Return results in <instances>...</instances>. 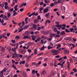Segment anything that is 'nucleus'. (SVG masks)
<instances>
[{
  "label": "nucleus",
  "instance_id": "obj_1",
  "mask_svg": "<svg viewBox=\"0 0 77 77\" xmlns=\"http://www.w3.org/2000/svg\"><path fill=\"white\" fill-rule=\"evenodd\" d=\"M5 65L7 67H11V63L9 61H6L5 63Z\"/></svg>",
  "mask_w": 77,
  "mask_h": 77
},
{
  "label": "nucleus",
  "instance_id": "obj_2",
  "mask_svg": "<svg viewBox=\"0 0 77 77\" xmlns=\"http://www.w3.org/2000/svg\"><path fill=\"white\" fill-rule=\"evenodd\" d=\"M51 53H54L53 54V55H57L58 51H57V50H52L51 51Z\"/></svg>",
  "mask_w": 77,
  "mask_h": 77
},
{
  "label": "nucleus",
  "instance_id": "obj_3",
  "mask_svg": "<svg viewBox=\"0 0 77 77\" xmlns=\"http://www.w3.org/2000/svg\"><path fill=\"white\" fill-rule=\"evenodd\" d=\"M49 8H50V7H48L47 8L43 10V13L44 14H45L46 12H48Z\"/></svg>",
  "mask_w": 77,
  "mask_h": 77
},
{
  "label": "nucleus",
  "instance_id": "obj_4",
  "mask_svg": "<svg viewBox=\"0 0 77 77\" xmlns=\"http://www.w3.org/2000/svg\"><path fill=\"white\" fill-rule=\"evenodd\" d=\"M19 51L21 54H24L26 53V51L25 50H23L21 49H20Z\"/></svg>",
  "mask_w": 77,
  "mask_h": 77
},
{
  "label": "nucleus",
  "instance_id": "obj_5",
  "mask_svg": "<svg viewBox=\"0 0 77 77\" xmlns=\"http://www.w3.org/2000/svg\"><path fill=\"white\" fill-rule=\"evenodd\" d=\"M61 10L63 12H65V7L64 6L61 7Z\"/></svg>",
  "mask_w": 77,
  "mask_h": 77
},
{
  "label": "nucleus",
  "instance_id": "obj_6",
  "mask_svg": "<svg viewBox=\"0 0 77 77\" xmlns=\"http://www.w3.org/2000/svg\"><path fill=\"white\" fill-rule=\"evenodd\" d=\"M65 40L67 41H71L72 39V38L70 37H66L65 38Z\"/></svg>",
  "mask_w": 77,
  "mask_h": 77
},
{
  "label": "nucleus",
  "instance_id": "obj_7",
  "mask_svg": "<svg viewBox=\"0 0 77 77\" xmlns=\"http://www.w3.org/2000/svg\"><path fill=\"white\" fill-rule=\"evenodd\" d=\"M7 49L9 52H10V54H12V49H11V47H8Z\"/></svg>",
  "mask_w": 77,
  "mask_h": 77
},
{
  "label": "nucleus",
  "instance_id": "obj_8",
  "mask_svg": "<svg viewBox=\"0 0 77 77\" xmlns=\"http://www.w3.org/2000/svg\"><path fill=\"white\" fill-rule=\"evenodd\" d=\"M47 72L45 70H44L41 73V75H45V74H46Z\"/></svg>",
  "mask_w": 77,
  "mask_h": 77
},
{
  "label": "nucleus",
  "instance_id": "obj_9",
  "mask_svg": "<svg viewBox=\"0 0 77 77\" xmlns=\"http://www.w3.org/2000/svg\"><path fill=\"white\" fill-rule=\"evenodd\" d=\"M56 26L57 27L58 29H59V30H60V29L62 27V25L59 24L57 25Z\"/></svg>",
  "mask_w": 77,
  "mask_h": 77
},
{
  "label": "nucleus",
  "instance_id": "obj_10",
  "mask_svg": "<svg viewBox=\"0 0 77 77\" xmlns=\"http://www.w3.org/2000/svg\"><path fill=\"white\" fill-rule=\"evenodd\" d=\"M31 44H30V43H28V47H26L25 46H24L23 47V49H28V48H29V46H30V45Z\"/></svg>",
  "mask_w": 77,
  "mask_h": 77
},
{
  "label": "nucleus",
  "instance_id": "obj_11",
  "mask_svg": "<svg viewBox=\"0 0 77 77\" xmlns=\"http://www.w3.org/2000/svg\"><path fill=\"white\" fill-rule=\"evenodd\" d=\"M69 52L67 50H65L64 51V53L65 54H68Z\"/></svg>",
  "mask_w": 77,
  "mask_h": 77
},
{
  "label": "nucleus",
  "instance_id": "obj_12",
  "mask_svg": "<svg viewBox=\"0 0 77 77\" xmlns=\"http://www.w3.org/2000/svg\"><path fill=\"white\" fill-rule=\"evenodd\" d=\"M60 35H65V32L64 31H63L60 33Z\"/></svg>",
  "mask_w": 77,
  "mask_h": 77
},
{
  "label": "nucleus",
  "instance_id": "obj_13",
  "mask_svg": "<svg viewBox=\"0 0 77 77\" xmlns=\"http://www.w3.org/2000/svg\"><path fill=\"white\" fill-rule=\"evenodd\" d=\"M23 39H30V37H29L28 35L24 36Z\"/></svg>",
  "mask_w": 77,
  "mask_h": 77
},
{
  "label": "nucleus",
  "instance_id": "obj_14",
  "mask_svg": "<svg viewBox=\"0 0 77 77\" xmlns=\"http://www.w3.org/2000/svg\"><path fill=\"white\" fill-rule=\"evenodd\" d=\"M29 25H26L24 26L23 27V29H25V30L26 29H27L28 28H29Z\"/></svg>",
  "mask_w": 77,
  "mask_h": 77
},
{
  "label": "nucleus",
  "instance_id": "obj_15",
  "mask_svg": "<svg viewBox=\"0 0 77 77\" xmlns=\"http://www.w3.org/2000/svg\"><path fill=\"white\" fill-rule=\"evenodd\" d=\"M12 68H13L14 69H15L16 70H17L18 69H17V67H16V66H15V64H13L12 66Z\"/></svg>",
  "mask_w": 77,
  "mask_h": 77
},
{
  "label": "nucleus",
  "instance_id": "obj_16",
  "mask_svg": "<svg viewBox=\"0 0 77 77\" xmlns=\"http://www.w3.org/2000/svg\"><path fill=\"white\" fill-rule=\"evenodd\" d=\"M52 29L53 30H54V32H57V31H58L57 30V29L54 27H52Z\"/></svg>",
  "mask_w": 77,
  "mask_h": 77
},
{
  "label": "nucleus",
  "instance_id": "obj_17",
  "mask_svg": "<svg viewBox=\"0 0 77 77\" xmlns=\"http://www.w3.org/2000/svg\"><path fill=\"white\" fill-rule=\"evenodd\" d=\"M14 53H15V54H14V55H15V57H20V54H17L16 52Z\"/></svg>",
  "mask_w": 77,
  "mask_h": 77
},
{
  "label": "nucleus",
  "instance_id": "obj_18",
  "mask_svg": "<svg viewBox=\"0 0 77 77\" xmlns=\"http://www.w3.org/2000/svg\"><path fill=\"white\" fill-rule=\"evenodd\" d=\"M47 23H51V21H50V20H46V22L45 23V24H46V25L47 24Z\"/></svg>",
  "mask_w": 77,
  "mask_h": 77
},
{
  "label": "nucleus",
  "instance_id": "obj_19",
  "mask_svg": "<svg viewBox=\"0 0 77 77\" xmlns=\"http://www.w3.org/2000/svg\"><path fill=\"white\" fill-rule=\"evenodd\" d=\"M22 72L23 73V75L24 76V77H26V76H27V75H26V73L25 72H24V71H22Z\"/></svg>",
  "mask_w": 77,
  "mask_h": 77
},
{
  "label": "nucleus",
  "instance_id": "obj_20",
  "mask_svg": "<svg viewBox=\"0 0 77 77\" xmlns=\"http://www.w3.org/2000/svg\"><path fill=\"white\" fill-rule=\"evenodd\" d=\"M6 70V68H5L3 70H2L1 72L0 71V73H2V74H3V72H5Z\"/></svg>",
  "mask_w": 77,
  "mask_h": 77
},
{
  "label": "nucleus",
  "instance_id": "obj_21",
  "mask_svg": "<svg viewBox=\"0 0 77 77\" xmlns=\"http://www.w3.org/2000/svg\"><path fill=\"white\" fill-rule=\"evenodd\" d=\"M46 48H47V46H45L44 45H43V47L41 48V50H44Z\"/></svg>",
  "mask_w": 77,
  "mask_h": 77
},
{
  "label": "nucleus",
  "instance_id": "obj_22",
  "mask_svg": "<svg viewBox=\"0 0 77 77\" xmlns=\"http://www.w3.org/2000/svg\"><path fill=\"white\" fill-rule=\"evenodd\" d=\"M41 17H40V16H38V19H37V21H39L40 20H41Z\"/></svg>",
  "mask_w": 77,
  "mask_h": 77
},
{
  "label": "nucleus",
  "instance_id": "obj_23",
  "mask_svg": "<svg viewBox=\"0 0 77 77\" xmlns=\"http://www.w3.org/2000/svg\"><path fill=\"white\" fill-rule=\"evenodd\" d=\"M25 63H26V61H21L20 62V65L21 64H24Z\"/></svg>",
  "mask_w": 77,
  "mask_h": 77
},
{
  "label": "nucleus",
  "instance_id": "obj_24",
  "mask_svg": "<svg viewBox=\"0 0 77 77\" xmlns=\"http://www.w3.org/2000/svg\"><path fill=\"white\" fill-rule=\"evenodd\" d=\"M38 50H36V49H34V54H38V52H37V51Z\"/></svg>",
  "mask_w": 77,
  "mask_h": 77
},
{
  "label": "nucleus",
  "instance_id": "obj_25",
  "mask_svg": "<svg viewBox=\"0 0 77 77\" xmlns=\"http://www.w3.org/2000/svg\"><path fill=\"white\" fill-rule=\"evenodd\" d=\"M44 2L45 3H49L50 2V0H44Z\"/></svg>",
  "mask_w": 77,
  "mask_h": 77
},
{
  "label": "nucleus",
  "instance_id": "obj_26",
  "mask_svg": "<svg viewBox=\"0 0 77 77\" xmlns=\"http://www.w3.org/2000/svg\"><path fill=\"white\" fill-rule=\"evenodd\" d=\"M53 48V46H48V50H50V49H52Z\"/></svg>",
  "mask_w": 77,
  "mask_h": 77
},
{
  "label": "nucleus",
  "instance_id": "obj_27",
  "mask_svg": "<svg viewBox=\"0 0 77 77\" xmlns=\"http://www.w3.org/2000/svg\"><path fill=\"white\" fill-rule=\"evenodd\" d=\"M24 42H25V41H22L20 42H19V44L20 45H21V44H24Z\"/></svg>",
  "mask_w": 77,
  "mask_h": 77
},
{
  "label": "nucleus",
  "instance_id": "obj_28",
  "mask_svg": "<svg viewBox=\"0 0 77 77\" xmlns=\"http://www.w3.org/2000/svg\"><path fill=\"white\" fill-rule=\"evenodd\" d=\"M18 45H17L16 47L14 48V53H15V52H16V50H17V49L18 48Z\"/></svg>",
  "mask_w": 77,
  "mask_h": 77
},
{
  "label": "nucleus",
  "instance_id": "obj_29",
  "mask_svg": "<svg viewBox=\"0 0 77 77\" xmlns=\"http://www.w3.org/2000/svg\"><path fill=\"white\" fill-rule=\"evenodd\" d=\"M54 66L55 67H57V63H56V61L55 60L54 62Z\"/></svg>",
  "mask_w": 77,
  "mask_h": 77
},
{
  "label": "nucleus",
  "instance_id": "obj_30",
  "mask_svg": "<svg viewBox=\"0 0 77 77\" xmlns=\"http://www.w3.org/2000/svg\"><path fill=\"white\" fill-rule=\"evenodd\" d=\"M56 34H50V37L51 38H53V36H55Z\"/></svg>",
  "mask_w": 77,
  "mask_h": 77
},
{
  "label": "nucleus",
  "instance_id": "obj_31",
  "mask_svg": "<svg viewBox=\"0 0 77 77\" xmlns=\"http://www.w3.org/2000/svg\"><path fill=\"white\" fill-rule=\"evenodd\" d=\"M25 34L26 35H30V32L28 31H26L25 32Z\"/></svg>",
  "mask_w": 77,
  "mask_h": 77
},
{
  "label": "nucleus",
  "instance_id": "obj_32",
  "mask_svg": "<svg viewBox=\"0 0 77 77\" xmlns=\"http://www.w3.org/2000/svg\"><path fill=\"white\" fill-rule=\"evenodd\" d=\"M1 50L2 51L4 52L5 51V48L2 47L1 48Z\"/></svg>",
  "mask_w": 77,
  "mask_h": 77
},
{
  "label": "nucleus",
  "instance_id": "obj_33",
  "mask_svg": "<svg viewBox=\"0 0 77 77\" xmlns=\"http://www.w3.org/2000/svg\"><path fill=\"white\" fill-rule=\"evenodd\" d=\"M57 47L56 48V49H58V48H60V47H61V44L58 45L57 46Z\"/></svg>",
  "mask_w": 77,
  "mask_h": 77
},
{
  "label": "nucleus",
  "instance_id": "obj_34",
  "mask_svg": "<svg viewBox=\"0 0 77 77\" xmlns=\"http://www.w3.org/2000/svg\"><path fill=\"white\" fill-rule=\"evenodd\" d=\"M36 63L35 62H34L32 63V66H35V65H36Z\"/></svg>",
  "mask_w": 77,
  "mask_h": 77
},
{
  "label": "nucleus",
  "instance_id": "obj_35",
  "mask_svg": "<svg viewBox=\"0 0 77 77\" xmlns=\"http://www.w3.org/2000/svg\"><path fill=\"white\" fill-rule=\"evenodd\" d=\"M50 14V13H48L47 14H46L45 15V17H47V18H48V15H49V14Z\"/></svg>",
  "mask_w": 77,
  "mask_h": 77
},
{
  "label": "nucleus",
  "instance_id": "obj_36",
  "mask_svg": "<svg viewBox=\"0 0 77 77\" xmlns=\"http://www.w3.org/2000/svg\"><path fill=\"white\" fill-rule=\"evenodd\" d=\"M32 56L31 55H29V57L27 58V60L28 61L29 60H30V57H31Z\"/></svg>",
  "mask_w": 77,
  "mask_h": 77
},
{
  "label": "nucleus",
  "instance_id": "obj_37",
  "mask_svg": "<svg viewBox=\"0 0 77 77\" xmlns=\"http://www.w3.org/2000/svg\"><path fill=\"white\" fill-rule=\"evenodd\" d=\"M0 77H3V73H0Z\"/></svg>",
  "mask_w": 77,
  "mask_h": 77
},
{
  "label": "nucleus",
  "instance_id": "obj_38",
  "mask_svg": "<svg viewBox=\"0 0 77 77\" xmlns=\"http://www.w3.org/2000/svg\"><path fill=\"white\" fill-rule=\"evenodd\" d=\"M5 9H6V10H7V9H8V8H9V6H8L5 5Z\"/></svg>",
  "mask_w": 77,
  "mask_h": 77
},
{
  "label": "nucleus",
  "instance_id": "obj_39",
  "mask_svg": "<svg viewBox=\"0 0 77 77\" xmlns=\"http://www.w3.org/2000/svg\"><path fill=\"white\" fill-rule=\"evenodd\" d=\"M61 50H62V48L58 49V50H57V51L58 52L57 53H59L60 51H61Z\"/></svg>",
  "mask_w": 77,
  "mask_h": 77
},
{
  "label": "nucleus",
  "instance_id": "obj_40",
  "mask_svg": "<svg viewBox=\"0 0 77 77\" xmlns=\"http://www.w3.org/2000/svg\"><path fill=\"white\" fill-rule=\"evenodd\" d=\"M44 54L43 52H41L38 55V56H41L42 55Z\"/></svg>",
  "mask_w": 77,
  "mask_h": 77
},
{
  "label": "nucleus",
  "instance_id": "obj_41",
  "mask_svg": "<svg viewBox=\"0 0 77 77\" xmlns=\"http://www.w3.org/2000/svg\"><path fill=\"white\" fill-rule=\"evenodd\" d=\"M7 14H8V18H9V17H11V14H10V13H7Z\"/></svg>",
  "mask_w": 77,
  "mask_h": 77
},
{
  "label": "nucleus",
  "instance_id": "obj_42",
  "mask_svg": "<svg viewBox=\"0 0 77 77\" xmlns=\"http://www.w3.org/2000/svg\"><path fill=\"white\" fill-rule=\"evenodd\" d=\"M73 71H74V72H77V70L76 69L74 68L73 69Z\"/></svg>",
  "mask_w": 77,
  "mask_h": 77
},
{
  "label": "nucleus",
  "instance_id": "obj_43",
  "mask_svg": "<svg viewBox=\"0 0 77 77\" xmlns=\"http://www.w3.org/2000/svg\"><path fill=\"white\" fill-rule=\"evenodd\" d=\"M41 64V61H40L38 62V63L36 64V66H38V65H40Z\"/></svg>",
  "mask_w": 77,
  "mask_h": 77
},
{
  "label": "nucleus",
  "instance_id": "obj_44",
  "mask_svg": "<svg viewBox=\"0 0 77 77\" xmlns=\"http://www.w3.org/2000/svg\"><path fill=\"white\" fill-rule=\"evenodd\" d=\"M36 25H34L33 26V28L35 29H36Z\"/></svg>",
  "mask_w": 77,
  "mask_h": 77
},
{
  "label": "nucleus",
  "instance_id": "obj_45",
  "mask_svg": "<svg viewBox=\"0 0 77 77\" xmlns=\"http://www.w3.org/2000/svg\"><path fill=\"white\" fill-rule=\"evenodd\" d=\"M7 18V17L6 15L3 16V17H2L3 19H6Z\"/></svg>",
  "mask_w": 77,
  "mask_h": 77
},
{
  "label": "nucleus",
  "instance_id": "obj_46",
  "mask_svg": "<svg viewBox=\"0 0 77 77\" xmlns=\"http://www.w3.org/2000/svg\"><path fill=\"white\" fill-rule=\"evenodd\" d=\"M35 70H32V74H35Z\"/></svg>",
  "mask_w": 77,
  "mask_h": 77
},
{
  "label": "nucleus",
  "instance_id": "obj_47",
  "mask_svg": "<svg viewBox=\"0 0 77 77\" xmlns=\"http://www.w3.org/2000/svg\"><path fill=\"white\" fill-rule=\"evenodd\" d=\"M65 31L66 32H68V33H69L70 31L68 30L67 29H65Z\"/></svg>",
  "mask_w": 77,
  "mask_h": 77
},
{
  "label": "nucleus",
  "instance_id": "obj_48",
  "mask_svg": "<svg viewBox=\"0 0 77 77\" xmlns=\"http://www.w3.org/2000/svg\"><path fill=\"white\" fill-rule=\"evenodd\" d=\"M70 62L72 63V62H73V60H72V59L71 58L70 59Z\"/></svg>",
  "mask_w": 77,
  "mask_h": 77
},
{
  "label": "nucleus",
  "instance_id": "obj_49",
  "mask_svg": "<svg viewBox=\"0 0 77 77\" xmlns=\"http://www.w3.org/2000/svg\"><path fill=\"white\" fill-rule=\"evenodd\" d=\"M22 26H24L25 25V23H24V21L22 22Z\"/></svg>",
  "mask_w": 77,
  "mask_h": 77
},
{
  "label": "nucleus",
  "instance_id": "obj_50",
  "mask_svg": "<svg viewBox=\"0 0 77 77\" xmlns=\"http://www.w3.org/2000/svg\"><path fill=\"white\" fill-rule=\"evenodd\" d=\"M70 30L71 32H73V30H74V28H71L70 29Z\"/></svg>",
  "mask_w": 77,
  "mask_h": 77
},
{
  "label": "nucleus",
  "instance_id": "obj_51",
  "mask_svg": "<svg viewBox=\"0 0 77 77\" xmlns=\"http://www.w3.org/2000/svg\"><path fill=\"white\" fill-rule=\"evenodd\" d=\"M11 45L12 46H14V47H15V46L16 44H11Z\"/></svg>",
  "mask_w": 77,
  "mask_h": 77
},
{
  "label": "nucleus",
  "instance_id": "obj_52",
  "mask_svg": "<svg viewBox=\"0 0 77 77\" xmlns=\"http://www.w3.org/2000/svg\"><path fill=\"white\" fill-rule=\"evenodd\" d=\"M37 39L38 41H40L41 39V38L38 37Z\"/></svg>",
  "mask_w": 77,
  "mask_h": 77
},
{
  "label": "nucleus",
  "instance_id": "obj_53",
  "mask_svg": "<svg viewBox=\"0 0 77 77\" xmlns=\"http://www.w3.org/2000/svg\"><path fill=\"white\" fill-rule=\"evenodd\" d=\"M47 40L48 41H51L52 40V39L51 38H48L47 39Z\"/></svg>",
  "mask_w": 77,
  "mask_h": 77
},
{
  "label": "nucleus",
  "instance_id": "obj_54",
  "mask_svg": "<svg viewBox=\"0 0 77 77\" xmlns=\"http://www.w3.org/2000/svg\"><path fill=\"white\" fill-rule=\"evenodd\" d=\"M40 11H42V10H44V8H39Z\"/></svg>",
  "mask_w": 77,
  "mask_h": 77
},
{
  "label": "nucleus",
  "instance_id": "obj_55",
  "mask_svg": "<svg viewBox=\"0 0 77 77\" xmlns=\"http://www.w3.org/2000/svg\"><path fill=\"white\" fill-rule=\"evenodd\" d=\"M70 45H71L72 46L73 48H74V47H75V45H74V44H73L72 43H70Z\"/></svg>",
  "mask_w": 77,
  "mask_h": 77
},
{
  "label": "nucleus",
  "instance_id": "obj_56",
  "mask_svg": "<svg viewBox=\"0 0 77 77\" xmlns=\"http://www.w3.org/2000/svg\"><path fill=\"white\" fill-rule=\"evenodd\" d=\"M23 30V28L21 29H20V30L19 31V32H22Z\"/></svg>",
  "mask_w": 77,
  "mask_h": 77
},
{
  "label": "nucleus",
  "instance_id": "obj_57",
  "mask_svg": "<svg viewBox=\"0 0 77 77\" xmlns=\"http://www.w3.org/2000/svg\"><path fill=\"white\" fill-rule=\"evenodd\" d=\"M50 5H51V7H53V6H54V3H52Z\"/></svg>",
  "mask_w": 77,
  "mask_h": 77
},
{
  "label": "nucleus",
  "instance_id": "obj_58",
  "mask_svg": "<svg viewBox=\"0 0 77 77\" xmlns=\"http://www.w3.org/2000/svg\"><path fill=\"white\" fill-rule=\"evenodd\" d=\"M12 21L14 24H17V23L15 22V21H14V20H12Z\"/></svg>",
  "mask_w": 77,
  "mask_h": 77
},
{
  "label": "nucleus",
  "instance_id": "obj_59",
  "mask_svg": "<svg viewBox=\"0 0 77 77\" xmlns=\"http://www.w3.org/2000/svg\"><path fill=\"white\" fill-rule=\"evenodd\" d=\"M29 65L28 64H26L25 65V66L26 68H29Z\"/></svg>",
  "mask_w": 77,
  "mask_h": 77
},
{
  "label": "nucleus",
  "instance_id": "obj_60",
  "mask_svg": "<svg viewBox=\"0 0 77 77\" xmlns=\"http://www.w3.org/2000/svg\"><path fill=\"white\" fill-rule=\"evenodd\" d=\"M43 66H47V63H44Z\"/></svg>",
  "mask_w": 77,
  "mask_h": 77
},
{
  "label": "nucleus",
  "instance_id": "obj_61",
  "mask_svg": "<svg viewBox=\"0 0 77 77\" xmlns=\"http://www.w3.org/2000/svg\"><path fill=\"white\" fill-rule=\"evenodd\" d=\"M73 2L74 3H75L77 4V0H73Z\"/></svg>",
  "mask_w": 77,
  "mask_h": 77
},
{
  "label": "nucleus",
  "instance_id": "obj_62",
  "mask_svg": "<svg viewBox=\"0 0 77 77\" xmlns=\"http://www.w3.org/2000/svg\"><path fill=\"white\" fill-rule=\"evenodd\" d=\"M13 10H14V8H12L11 9H10L9 11H10V12H12Z\"/></svg>",
  "mask_w": 77,
  "mask_h": 77
},
{
  "label": "nucleus",
  "instance_id": "obj_63",
  "mask_svg": "<svg viewBox=\"0 0 77 77\" xmlns=\"http://www.w3.org/2000/svg\"><path fill=\"white\" fill-rule=\"evenodd\" d=\"M23 6H26L27 5V3H23Z\"/></svg>",
  "mask_w": 77,
  "mask_h": 77
},
{
  "label": "nucleus",
  "instance_id": "obj_64",
  "mask_svg": "<svg viewBox=\"0 0 77 77\" xmlns=\"http://www.w3.org/2000/svg\"><path fill=\"white\" fill-rule=\"evenodd\" d=\"M24 11V8H21L20 10V12H23Z\"/></svg>",
  "mask_w": 77,
  "mask_h": 77
}]
</instances>
